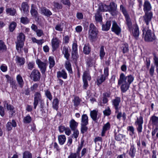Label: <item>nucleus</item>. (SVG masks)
Returning <instances> with one entry per match:
<instances>
[{
	"label": "nucleus",
	"instance_id": "nucleus-1",
	"mask_svg": "<svg viewBox=\"0 0 158 158\" xmlns=\"http://www.w3.org/2000/svg\"><path fill=\"white\" fill-rule=\"evenodd\" d=\"M134 80V77L131 74L125 76L123 73H121L118 80V84L120 85L122 92L125 93L129 89L130 84Z\"/></svg>",
	"mask_w": 158,
	"mask_h": 158
},
{
	"label": "nucleus",
	"instance_id": "nucleus-2",
	"mask_svg": "<svg viewBox=\"0 0 158 158\" xmlns=\"http://www.w3.org/2000/svg\"><path fill=\"white\" fill-rule=\"evenodd\" d=\"M39 102L40 104L41 108H43L44 105V100L42 98L40 93L37 92L34 95L33 105L34 109H36Z\"/></svg>",
	"mask_w": 158,
	"mask_h": 158
},
{
	"label": "nucleus",
	"instance_id": "nucleus-3",
	"mask_svg": "<svg viewBox=\"0 0 158 158\" xmlns=\"http://www.w3.org/2000/svg\"><path fill=\"white\" fill-rule=\"evenodd\" d=\"M25 40V36L24 34L20 33L18 37V40L16 42V49L19 52H21L22 49L24 45V42Z\"/></svg>",
	"mask_w": 158,
	"mask_h": 158
},
{
	"label": "nucleus",
	"instance_id": "nucleus-4",
	"mask_svg": "<svg viewBox=\"0 0 158 158\" xmlns=\"http://www.w3.org/2000/svg\"><path fill=\"white\" fill-rule=\"evenodd\" d=\"M98 33V30L93 23H91L89 26V38L90 40L93 41L95 39Z\"/></svg>",
	"mask_w": 158,
	"mask_h": 158
},
{
	"label": "nucleus",
	"instance_id": "nucleus-5",
	"mask_svg": "<svg viewBox=\"0 0 158 158\" xmlns=\"http://www.w3.org/2000/svg\"><path fill=\"white\" fill-rule=\"evenodd\" d=\"M120 10L124 15L126 22V23L129 29L132 27V23L131 19L126 8L122 5L120 6Z\"/></svg>",
	"mask_w": 158,
	"mask_h": 158
},
{
	"label": "nucleus",
	"instance_id": "nucleus-6",
	"mask_svg": "<svg viewBox=\"0 0 158 158\" xmlns=\"http://www.w3.org/2000/svg\"><path fill=\"white\" fill-rule=\"evenodd\" d=\"M146 31L144 37L145 40L147 42H152L156 39L155 35L153 33H152L150 30H148L147 31L144 29L143 30V34L144 32Z\"/></svg>",
	"mask_w": 158,
	"mask_h": 158
},
{
	"label": "nucleus",
	"instance_id": "nucleus-7",
	"mask_svg": "<svg viewBox=\"0 0 158 158\" xmlns=\"http://www.w3.org/2000/svg\"><path fill=\"white\" fill-rule=\"evenodd\" d=\"M36 62L42 74L45 73L46 70L47 64L46 62H43L40 59H38Z\"/></svg>",
	"mask_w": 158,
	"mask_h": 158
},
{
	"label": "nucleus",
	"instance_id": "nucleus-8",
	"mask_svg": "<svg viewBox=\"0 0 158 158\" xmlns=\"http://www.w3.org/2000/svg\"><path fill=\"white\" fill-rule=\"evenodd\" d=\"M143 123V118L140 116L137 118L135 124L136 127V129L138 133H140L142 132V124Z\"/></svg>",
	"mask_w": 158,
	"mask_h": 158
},
{
	"label": "nucleus",
	"instance_id": "nucleus-9",
	"mask_svg": "<svg viewBox=\"0 0 158 158\" xmlns=\"http://www.w3.org/2000/svg\"><path fill=\"white\" fill-rule=\"evenodd\" d=\"M153 14L152 12L144 13L143 16V21L147 26H148L153 18Z\"/></svg>",
	"mask_w": 158,
	"mask_h": 158
},
{
	"label": "nucleus",
	"instance_id": "nucleus-10",
	"mask_svg": "<svg viewBox=\"0 0 158 158\" xmlns=\"http://www.w3.org/2000/svg\"><path fill=\"white\" fill-rule=\"evenodd\" d=\"M40 77V73L38 70L36 69H33L30 75V77L33 78V80L35 81H39Z\"/></svg>",
	"mask_w": 158,
	"mask_h": 158
},
{
	"label": "nucleus",
	"instance_id": "nucleus-11",
	"mask_svg": "<svg viewBox=\"0 0 158 158\" xmlns=\"http://www.w3.org/2000/svg\"><path fill=\"white\" fill-rule=\"evenodd\" d=\"M121 98L119 97H116L112 101L113 106L116 110V112L118 110Z\"/></svg>",
	"mask_w": 158,
	"mask_h": 158
},
{
	"label": "nucleus",
	"instance_id": "nucleus-12",
	"mask_svg": "<svg viewBox=\"0 0 158 158\" xmlns=\"http://www.w3.org/2000/svg\"><path fill=\"white\" fill-rule=\"evenodd\" d=\"M60 41L56 37H53L51 40L52 46V51H55L59 46Z\"/></svg>",
	"mask_w": 158,
	"mask_h": 158
},
{
	"label": "nucleus",
	"instance_id": "nucleus-13",
	"mask_svg": "<svg viewBox=\"0 0 158 158\" xmlns=\"http://www.w3.org/2000/svg\"><path fill=\"white\" fill-rule=\"evenodd\" d=\"M152 6L150 3L147 0H145L143 4V10L144 13L152 12Z\"/></svg>",
	"mask_w": 158,
	"mask_h": 158
},
{
	"label": "nucleus",
	"instance_id": "nucleus-14",
	"mask_svg": "<svg viewBox=\"0 0 158 158\" xmlns=\"http://www.w3.org/2000/svg\"><path fill=\"white\" fill-rule=\"evenodd\" d=\"M111 30L116 35H118L121 31V28L115 22H113L111 27Z\"/></svg>",
	"mask_w": 158,
	"mask_h": 158
},
{
	"label": "nucleus",
	"instance_id": "nucleus-15",
	"mask_svg": "<svg viewBox=\"0 0 158 158\" xmlns=\"http://www.w3.org/2000/svg\"><path fill=\"white\" fill-rule=\"evenodd\" d=\"M40 13L45 16L49 17L52 15V12L48 9L44 7H41L40 8Z\"/></svg>",
	"mask_w": 158,
	"mask_h": 158
},
{
	"label": "nucleus",
	"instance_id": "nucleus-16",
	"mask_svg": "<svg viewBox=\"0 0 158 158\" xmlns=\"http://www.w3.org/2000/svg\"><path fill=\"white\" fill-rule=\"evenodd\" d=\"M107 7L108 9V11L110 12L112 15H114L115 14V11L116 10L115 3L114 2L110 3L109 5H107Z\"/></svg>",
	"mask_w": 158,
	"mask_h": 158
},
{
	"label": "nucleus",
	"instance_id": "nucleus-17",
	"mask_svg": "<svg viewBox=\"0 0 158 158\" xmlns=\"http://www.w3.org/2000/svg\"><path fill=\"white\" fill-rule=\"evenodd\" d=\"M15 60L17 65L19 66L24 65L25 62V60L24 58L20 57L18 56H16Z\"/></svg>",
	"mask_w": 158,
	"mask_h": 158
},
{
	"label": "nucleus",
	"instance_id": "nucleus-18",
	"mask_svg": "<svg viewBox=\"0 0 158 158\" xmlns=\"http://www.w3.org/2000/svg\"><path fill=\"white\" fill-rule=\"evenodd\" d=\"M17 126V124L14 120H12L11 122H8L6 125V129L8 131H10L12 129V127H15Z\"/></svg>",
	"mask_w": 158,
	"mask_h": 158
},
{
	"label": "nucleus",
	"instance_id": "nucleus-19",
	"mask_svg": "<svg viewBox=\"0 0 158 158\" xmlns=\"http://www.w3.org/2000/svg\"><path fill=\"white\" fill-rule=\"evenodd\" d=\"M57 77L58 78L62 77L64 79H66L67 77V74L64 70H62L57 72Z\"/></svg>",
	"mask_w": 158,
	"mask_h": 158
},
{
	"label": "nucleus",
	"instance_id": "nucleus-20",
	"mask_svg": "<svg viewBox=\"0 0 158 158\" xmlns=\"http://www.w3.org/2000/svg\"><path fill=\"white\" fill-rule=\"evenodd\" d=\"M132 30L133 35L135 38L137 39L139 36V34L138 26L137 25H134Z\"/></svg>",
	"mask_w": 158,
	"mask_h": 158
},
{
	"label": "nucleus",
	"instance_id": "nucleus-21",
	"mask_svg": "<svg viewBox=\"0 0 158 158\" xmlns=\"http://www.w3.org/2000/svg\"><path fill=\"white\" fill-rule=\"evenodd\" d=\"M111 24L110 21H107L105 24H103L102 26V29L103 31H107L110 28Z\"/></svg>",
	"mask_w": 158,
	"mask_h": 158
},
{
	"label": "nucleus",
	"instance_id": "nucleus-22",
	"mask_svg": "<svg viewBox=\"0 0 158 158\" xmlns=\"http://www.w3.org/2000/svg\"><path fill=\"white\" fill-rule=\"evenodd\" d=\"M78 123L74 119H71L69 122V127L72 130H74L77 129Z\"/></svg>",
	"mask_w": 158,
	"mask_h": 158
},
{
	"label": "nucleus",
	"instance_id": "nucleus-23",
	"mask_svg": "<svg viewBox=\"0 0 158 158\" xmlns=\"http://www.w3.org/2000/svg\"><path fill=\"white\" fill-rule=\"evenodd\" d=\"M88 124V117L86 114H83L81 116V124L87 125Z\"/></svg>",
	"mask_w": 158,
	"mask_h": 158
},
{
	"label": "nucleus",
	"instance_id": "nucleus-24",
	"mask_svg": "<svg viewBox=\"0 0 158 158\" xmlns=\"http://www.w3.org/2000/svg\"><path fill=\"white\" fill-rule=\"evenodd\" d=\"M110 127V124L109 123H106L103 126L101 133V136H105L106 131L109 129Z\"/></svg>",
	"mask_w": 158,
	"mask_h": 158
},
{
	"label": "nucleus",
	"instance_id": "nucleus-25",
	"mask_svg": "<svg viewBox=\"0 0 158 158\" xmlns=\"http://www.w3.org/2000/svg\"><path fill=\"white\" fill-rule=\"evenodd\" d=\"M6 14L11 16H14L17 13L16 11L14 8H7L6 9Z\"/></svg>",
	"mask_w": 158,
	"mask_h": 158
},
{
	"label": "nucleus",
	"instance_id": "nucleus-26",
	"mask_svg": "<svg viewBox=\"0 0 158 158\" xmlns=\"http://www.w3.org/2000/svg\"><path fill=\"white\" fill-rule=\"evenodd\" d=\"M62 52L64 55V57L67 60H68L70 56V54L69 53L68 47L65 46H64L63 48Z\"/></svg>",
	"mask_w": 158,
	"mask_h": 158
},
{
	"label": "nucleus",
	"instance_id": "nucleus-27",
	"mask_svg": "<svg viewBox=\"0 0 158 158\" xmlns=\"http://www.w3.org/2000/svg\"><path fill=\"white\" fill-rule=\"evenodd\" d=\"M95 19L97 22H101L102 21V14L99 11H97L95 15Z\"/></svg>",
	"mask_w": 158,
	"mask_h": 158
},
{
	"label": "nucleus",
	"instance_id": "nucleus-28",
	"mask_svg": "<svg viewBox=\"0 0 158 158\" xmlns=\"http://www.w3.org/2000/svg\"><path fill=\"white\" fill-rule=\"evenodd\" d=\"M136 152V149L133 144L131 145L130 148L129 154L132 157H134L135 156Z\"/></svg>",
	"mask_w": 158,
	"mask_h": 158
},
{
	"label": "nucleus",
	"instance_id": "nucleus-29",
	"mask_svg": "<svg viewBox=\"0 0 158 158\" xmlns=\"http://www.w3.org/2000/svg\"><path fill=\"white\" fill-rule=\"evenodd\" d=\"M98 111L94 110L90 112V116L92 119L94 121H96L97 119Z\"/></svg>",
	"mask_w": 158,
	"mask_h": 158
},
{
	"label": "nucleus",
	"instance_id": "nucleus-30",
	"mask_svg": "<svg viewBox=\"0 0 158 158\" xmlns=\"http://www.w3.org/2000/svg\"><path fill=\"white\" fill-rule=\"evenodd\" d=\"M150 121L153 125L158 127V117L155 115L152 116L150 118Z\"/></svg>",
	"mask_w": 158,
	"mask_h": 158
},
{
	"label": "nucleus",
	"instance_id": "nucleus-31",
	"mask_svg": "<svg viewBox=\"0 0 158 158\" xmlns=\"http://www.w3.org/2000/svg\"><path fill=\"white\" fill-rule=\"evenodd\" d=\"M52 107L53 109L57 110L58 109L59 104V101L58 98H55L53 100L52 103Z\"/></svg>",
	"mask_w": 158,
	"mask_h": 158
},
{
	"label": "nucleus",
	"instance_id": "nucleus-32",
	"mask_svg": "<svg viewBox=\"0 0 158 158\" xmlns=\"http://www.w3.org/2000/svg\"><path fill=\"white\" fill-rule=\"evenodd\" d=\"M48 63L49 64V67L50 69H51L54 66L55 63L53 56H50L49 57Z\"/></svg>",
	"mask_w": 158,
	"mask_h": 158
},
{
	"label": "nucleus",
	"instance_id": "nucleus-33",
	"mask_svg": "<svg viewBox=\"0 0 158 158\" xmlns=\"http://www.w3.org/2000/svg\"><path fill=\"white\" fill-rule=\"evenodd\" d=\"M6 109L8 110L9 111V113L12 116L15 113L14 107L10 104H6Z\"/></svg>",
	"mask_w": 158,
	"mask_h": 158
},
{
	"label": "nucleus",
	"instance_id": "nucleus-34",
	"mask_svg": "<svg viewBox=\"0 0 158 158\" xmlns=\"http://www.w3.org/2000/svg\"><path fill=\"white\" fill-rule=\"evenodd\" d=\"M16 80L20 87L21 88L22 87L24 82L21 76L20 75H18L16 77Z\"/></svg>",
	"mask_w": 158,
	"mask_h": 158
},
{
	"label": "nucleus",
	"instance_id": "nucleus-35",
	"mask_svg": "<svg viewBox=\"0 0 158 158\" xmlns=\"http://www.w3.org/2000/svg\"><path fill=\"white\" fill-rule=\"evenodd\" d=\"M59 143L60 145H63L65 143L66 138L64 135H60L58 137Z\"/></svg>",
	"mask_w": 158,
	"mask_h": 158
},
{
	"label": "nucleus",
	"instance_id": "nucleus-36",
	"mask_svg": "<svg viewBox=\"0 0 158 158\" xmlns=\"http://www.w3.org/2000/svg\"><path fill=\"white\" fill-rule=\"evenodd\" d=\"M6 46L4 42L2 40H0V53L6 51Z\"/></svg>",
	"mask_w": 158,
	"mask_h": 158
},
{
	"label": "nucleus",
	"instance_id": "nucleus-37",
	"mask_svg": "<svg viewBox=\"0 0 158 158\" xmlns=\"http://www.w3.org/2000/svg\"><path fill=\"white\" fill-rule=\"evenodd\" d=\"M29 6L26 2L22 3L21 5V10H23L24 13H27L28 12Z\"/></svg>",
	"mask_w": 158,
	"mask_h": 158
},
{
	"label": "nucleus",
	"instance_id": "nucleus-38",
	"mask_svg": "<svg viewBox=\"0 0 158 158\" xmlns=\"http://www.w3.org/2000/svg\"><path fill=\"white\" fill-rule=\"evenodd\" d=\"M106 78L104 76L103 74L101 75L98 77L97 81V84L99 85L104 82Z\"/></svg>",
	"mask_w": 158,
	"mask_h": 158
},
{
	"label": "nucleus",
	"instance_id": "nucleus-39",
	"mask_svg": "<svg viewBox=\"0 0 158 158\" xmlns=\"http://www.w3.org/2000/svg\"><path fill=\"white\" fill-rule=\"evenodd\" d=\"M82 79L89 81L91 80V77L89 71H86L84 72Z\"/></svg>",
	"mask_w": 158,
	"mask_h": 158
},
{
	"label": "nucleus",
	"instance_id": "nucleus-40",
	"mask_svg": "<svg viewBox=\"0 0 158 158\" xmlns=\"http://www.w3.org/2000/svg\"><path fill=\"white\" fill-rule=\"evenodd\" d=\"M121 48L123 54L127 53L129 51V46L127 44H123Z\"/></svg>",
	"mask_w": 158,
	"mask_h": 158
},
{
	"label": "nucleus",
	"instance_id": "nucleus-41",
	"mask_svg": "<svg viewBox=\"0 0 158 158\" xmlns=\"http://www.w3.org/2000/svg\"><path fill=\"white\" fill-rule=\"evenodd\" d=\"M106 54L104 49V47L102 46L99 49V56L101 59H102Z\"/></svg>",
	"mask_w": 158,
	"mask_h": 158
},
{
	"label": "nucleus",
	"instance_id": "nucleus-42",
	"mask_svg": "<svg viewBox=\"0 0 158 158\" xmlns=\"http://www.w3.org/2000/svg\"><path fill=\"white\" fill-rule=\"evenodd\" d=\"M125 136L120 134L115 133L114 137L116 140L117 141H121L125 137Z\"/></svg>",
	"mask_w": 158,
	"mask_h": 158
},
{
	"label": "nucleus",
	"instance_id": "nucleus-43",
	"mask_svg": "<svg viewBox=\"0 0 158 158\" xmlns=\"http://www.w3.org/2000/svg\"><path fill=\"white\" fill-rule=\"evenodd\" d=\"M65 68L70 73H72V70L70 63L69 61H66L65 64Z\"/></svg>",
	"mask_w": 158,
	"mask_h": 158
},
{
	"label": "nucleus",
	"instance_id": "nucleus-44",
	"mask_svg": "<svg viewBox=\"0 0 158 158\" xmlns=\"http://www.w3.org/2000/svg\"><path fill=\"white\" fill-rule=\"evenodd\" d=\"M107 7V5L105 4H101L99 6V10L101 11H108V9Z\"/></svg>",
	"mask_w": 158,
	"mask_h": 158
},
{
	"label": "nucleus",
	"instance_id": "nucleus-45",
	"mask_svg": "<svg viewBox=\"0 0 158 158\" xmlns=\"http://www.w3.org/2000/svg\"><path fill=\"white\" fill-rule=\"evenodd\" d=\"M63 23L57 24L55 27V30L59 31H62L64 28Z\"/></svg>",
	"mask_w": 158,
	"mask_h": 158
},
{
	"label": "nucleus",
	"instance_id": "nucleus-46",
	"mask_svg": "<svg viewBox=\"0 0 158 158\" xmlns=\"http://www.w3.org/2000/svg\"><path fill=\"white\" fill-rule=\"evenodd\" d=\"M81 101V99L79 98V97H75L74 98V99L73 100L74 103V105L76 107L78 106L79 105Z\"/></svg>",
	"mask_w": 158,
	"mask_h": 158
},
{
	"label": "nucleus",
	"instance_id": "nucleus-47",
	"mask_svg": "<svg viewBox=\"0 0 158 158\" xmlns=\"http://www.w3.org/2000/svg\"><path fill=\"white\" fill-rule=\"evenodd\" d=\"M32 120V118L29 114H28L25 117L23 118V122L25 123H31Z\"/></svg>",
	"mask_w": 158,
	"mask_h": 158
},
{
	"label": "nucleus",
	"instance_id": "nucleus-48",
	"mask_svg": "<svg viewBox=\"0 0 158 158\" xmlns=\"http://www.w3.org/2000/svg\"><path fill=\"white\" fill-rule=\"evenodd\" d=\"M31 153L28 151H25L23 153V158H32Z\"/></svg>",
	"mask_w": 158,
	"mask_h": 158
},
{
	"label": "nucleus",
	"instance_id": "nucleus-49",
	"mask_svg": "<svg viewBox=\"0 0 158 158\" xmlns=\"http://www.w3.org/2000/svg\"><path fill=\"white\" fill-rule=\"evenodd\" d=\"M17 25L16 23L14 22H12L9 26L10 32H12L15 29Z\"/></svg>",
	"mask_w": 158,
	"mask_h": 158
},
{
	"label": "nucleus",
	"instance_id": "nucleus-50",
	"mask_svg": "<svg viewBox=\"0 0 158 158\" xmlns=\"http://www.w3.org/2000/svg\"><path fill=\"white\" fill-rule=\"evenodd\" d=\"M90 51V48L88 44H85L83 48V52L85 54H88Z\"/></svg>",
	"mask_w": 158,
	"mask_h": 158
},
{
	"label": "nucleus",
	"instance_id": "nucleus-51",
	"mask_svg": "<svg viewBox=\"0 0 158 158\" xmlns=\"http://www.w3.org/2000/svg\"><path fill=\"white\" fill-rule=\"evenodd\" d=\"M27 69L30 70H32L35 65V63L33 61L27 62Z\"/></svg>",
	"mask_w": 158,
	"mask_h": 158
},
{
	"label": "nucleus",
	"instance_id": "nucleus-52",
	"mask_svg": "<svg viewBox=\"0 0 158 158\" xmlns=\"http://www.w3.org/2000/svg\"><path fill=\"white\" fill-rule=\"evenodd\" d=\"M31 15L35 17H36L38 15L37 11L35 9V8L33 6V5H31V9L30 11Z\"/></svg>",
	"mask_w": 158,
	"mask_h": 158
},
{
	"label": "nucleus",
	"instance_id": "nucleus-53",
	"mask_svg": "<svg viewBox=\"0 0 158 158\" xmlns=\"http://www.w3.org/2000/svg\"><path fill=\"white\" fill-rule=\"evenodd\" d=\"M104 115L106 116L110 115L111 114V111L110 108L108 107L103 111Z\"/></svg>",
	"mask_w": 158,
	"mask_h": 158
},
{
	"label": "nucleus",
	"instance_id": "nucleus-54",
	"mask_svg": "<svg viewBox=\"0 0 158 158\" xmlns=\"http://www.w3.org/2000/svg\"><path fill=\"white\" fill-rule=\"evenodd\" d=\"M45 94L47 98L50 101H51L52 99V97L50 91L48 90L45 91Z\"/></svg>",
	"mask_w": 158,
	"mask_h": 158
},
{
	"label": "nucleus",
	"instance_id": "nucleus-55",
	"mask_svg": "<svg viewBox=\"0 0 158 158\" xmlns=\"http://www.w3.org/2000/svg\"><path fill=\"white\" fill-rule=\"evenodd\" d=\"M53 5L54 7L57 9H60L62 8V5L57 2H54Z\"/></svg>",
	"mask_w": 158,
	"mask_h": 158
},
{
	"label": "nucleus",
	"instance_id": "nucleus-56",
	"mask_svg": "<svg viewBox=\"0 0 158 158\" xmlns=\"http://www.w3.org/2000/svg\"><path fill=\"white\" fill-rule=\"evenodd\" d=\"M72 57L73 59H76L78 57L77 51H72Z\"/></svg>",
	"mask_w": 158,
	"mask_h": 158
},
{
	"label": "nucleus",
	"instance_id": "nucleus-57",
	"mask_svg": "<svg viewBox=\"0 0 158 158\" xmlns=\"http://www.w3.org/2000/svg\"><path fill=\"white\" fill-rule=\"evenodd\" d=\"M86 125L81 124V132L83 134L87 131L88 127L86 126Z\"/></svg>",
	"mask_w": 158,
	"mask_h": 158
},
{
	"label": "nucleus",
	"instance_id": "nucleus-58",
	"mask_svg": "<svg viewBox=\"0 0 158 158\" xmlns=\"http://www.w3.org/2000/svg\"><path fill=\"white\" fill-rule=\"evenodd\" d=\"M77 156L78 157V158H79V156L76 152H70V154L68 156V158H77Z\"/></svg>",
	"mask_w": 158,
	"mask_h": 158
},
{
	"label": "nucleus",
	"instance_id": "nucleus-59",
	"mask_svg": "<svg viewBox=\"0 0 158 158\" xmlns=\"http://www.w3.org/2000/svg\"><path fill=\"white\" fill-rule=\"evenodd\" d=\"M20 21L22 23L24 24L28 23L29 22V20L27 17H21Z\"/></svg>",
	"mask_w": 158,
	"mask_h": 158
},
{
	"label": "nucleus",
	"instance_id": "nucleus-60",
	"mask_svg": "<svg viewBox=\"0 0 158 158\" xmlns=\"http://www.w3.org/2000/svg\"><path fill=\"white\" fill-rule=\"evenodd\" d=\"M155 66L153 64L151 65V68L149 69V74L151 76H153L154 72Z\"/></svg>",
	"mask_w": 158,
	"mask_h": 158
},
{
	"label": "nucleus",
	"instance_id": "nucleus-61",
	"mask_svg": "<svg viewBox=\"0 0 158 158\" xmlns=\"http://www.w3.org/2000/svg\"><path fill=\"white\" fill-rule=\"evenodd\" d=\"M0 69L2 72H5L7 70V67L5 64H2L1 65Z\"/></svg>",
	"mask_w": 158,
	"mask_h": 158
},
{
	"label": "nucleus",
	"instance_id": "nucleus-62",
	"mask_svg": "<svg viewBox=\"0 0 158 158\" xmlns=\"http://www.w3.org/2000/svg\"><path fill=\"white\" fill-rule=\"evenodd\" d=\"M127 130L128 131H130L131 133L130 134L131 135H132L135 134L134 128L133 126H129L127 127Z\"/></svg>",
	"mask_w": 158,
	"mask_h": 158
},
{
	"label": "nucleus",
	"instance_id": "nucleus-63",
	"mask_svg": "<svg viewBox=\"0 0 158 158\" xmlns=\"http://www.w3.org/2000/svg\"><path fill=\"white\" fill-rule=\"evenodd\" d=\"M72 130L73 131V137H74L75 139L77 138L79 134L78 131L77 129Z\"/></svg>",
	"mask_w": 158,
	"mask_h": 158
},
{
	"label": "nucleus",
	"instance_id": "nucleus-64",
	"mask_svg": "<svg viewBox=\"0 0 158 158\" xmlns=\"http://www.w3.org/2000/svg\"><path fill=\"white\" fill-rule=\"evenodd\" d=\"M104 76L106 78L108 77L109 75V68L107 67L104 68Z\"/></svg>",
	"mask_w": 158,
	"mask_h": 158
}]
</instances>
